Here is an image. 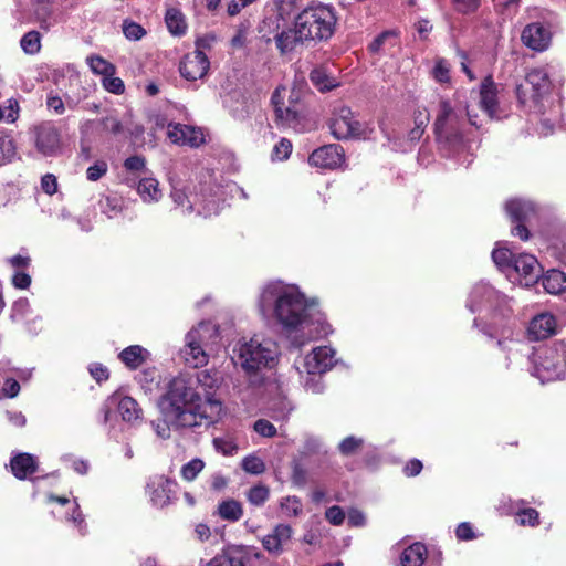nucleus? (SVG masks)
I'll return each instance as SVG.
<instances>
[{
	"mask_svg": "<svg viewBox=\"0 0 566 566\" xmlns=\"http://www.w3.org/2000/svg\"><path fill=\"white\" fill-rule=\"evenodd\" d=\"M256 306L263 317L292 332L314 321L316 302L306 297L296 284L276 280L262 286Z\"/></svg>",
	"mask_w": 566,
	"mask_h": 566,
	"instance_id": "1",
	"label": "nucleus"
},
{
	"mask_svg": "<svg viewBox=\"0 0 566 566\" xmlns=\"http://www.w3.org/2000/svg\"><path fill=\"white\" fill-rule=\"evenodd\" d=\"M163 416L177 428L201 426L202 420L213 421L221 413V402L201 394L187 375L175 377L159 400Z\"/></svg>",
	"mask_w": 566,
	"mask_h": 566,
	"instance_id": "2",
	"label": "nucleus"
},
{
	"mask_svg": "<svg viewBox=\"0 0 566 566\" xmlns=\"http://www.w3.org/2000/svg\"><path fill=\"white\" fill-rule=\"evenodd\" d=\"M279 344L263 335L240 338L233 347V361L247 374L255 375L263 369L274 368L280 358Z\"/></svg>",
	"mask_w": 566,
	"mask_h": 566,
	"instance_id": "3",
	"label": "nucleus"
},
{
	"mask_svg": "<svg viewBox=\"0 0 566 566\" xmlns=\"http://www.w3.org/2000/svg\"><path fill=\"white\" fill-rule=\"evenodd\" d=\"M298 39L305 40L306 45H315L329 40L337 23L333 7L317 3L303 9L294 20Z\"/></svg>",
	"mask_w": 566,
	"mask_h": 566,
	"instance_id": "4",
	"label": "nucleus"
},
{
	"mask_svg": "<svg viewBox=\"0 0 566 566\" xmlns=\"http://www.w3.org/2000/svg\"><path fill=\"white\" fill-rule=\"evenodd\" d=\"M492 259L510 281L525 287L537 283L542 273L537 259L528 253L515 255L506 248H495Z\"/></svg>",
	"mask_w": 566,
	"mask_h": 566,
	"instance_id": "5",
	"label": "nucleus"
},
{
	"mask_svg": "<svg viewBox=\"0 0 566 566\" xmlns=\"http://www.w3.org/2000/svg\"><path fill=\"white\" fill-rule=\"evenodd\" d=\"M335 355L336 352L332 347L318 346L294 361V367L307 390L312 392L322 390L319 376L334 367L336 363Z\"/></svg>",
	"mask_w": 566,
	"mask_h": 566,
	"instance_id": "6",
	"label": "nucleus"
},
{
	"mask_svg": "<svg viewBox=\"0 0 566 566\" xmlns=\"http://www.w3.org/2000/svg\"><path fill=\"white\" fill-rule=\"evenodd\" d=\"M533 375L542 382L559 379L565 373L566 345L563 342L537 348L532 356Z\"/></svg>",
	"mask_w": 566,
	"mask_h": 566,
	"instance_id": "7",
	"label": "nucleus"
},
{
	"mask_svg": "<svg viewBox=\"0 0 566 566\" xmlns=\"http://www.w3.org/2000/svg\"><path fill=\"white\" fill-rule=\"evenodd\" d=\"M329 128L337 139L367 138L374 132L370 123L359 122L352 109L345 106L333 113Z\"/></svg>",
	"mask_w": 566,
	"mask_h": 566,
	"instance_id": "8",
	"label": "nucleus"
},
{
	"mask_svg": "<svg viewBox=\"0 0 566 566\" xmlns=\"http://www.w3.org/2000/svg\"><path fill=\"white\" fill-rule=\"evenodd\" d=\"M271 101L277 123L284 127L298 129L302 106L297 103V97H294L285 86H280L273 93Z\"/></svg>",
	"mask_w": 566,
	"mask_h": 566,
	"instance_id": "9",
	"label": "nucleus"
},
{
	"mask_svg": "<svg viewBox=\"0 0 566 566\" xmlns=\"http://www.w3.org/2000/svg\"><path fill=\"white\" fill-rule=\"evenodd\" d=\"M548 74L544 69L527 72L525 81L516 87L518 101L524 105L537 106L541 98L549 91Z\"/></svg>",
	"mask_w": 566,
	"mask_h": 566,
	"instance_id": "10",
	"label": "nucleus"
},
{
	"mask_svg": "<svg viewBox=\"0 0 566 566\" xmlns=\"http://www.w3.org/2000/svg\"><path fill=\"white\" fill-rule=\"evenodd\" d=\"M463 125L462 113L455 111L448 101L442 99L434 123L438 138L447 142L461 139Z\"/></svg>",
	"mask_w": 566,
	"mask_h": 566,
	"instance_id": "11",
	"label": "nucleus"
},
{
	"mask_svg": "<svg viewBox=\"0 0 566 566\" xmlns=\"http://www.w3.org/2000/svg\"><path fill=\"white\" fill-rule=\"evenodd\" d=\"M210 326L201 323L198 327L189 331L185 338L182 356L186 363L193 368L205 366L208 363V354L202 348L203 334L209 332Z\"/></svg>",
	"mask_w": 566,
	"mask_h": 566,
	"instance_id": "12",
	"label": "nucleus"
},
{
	"mask_svg": "<svg viewBox=\"0 0 566 566\" xmlns=\"http://www.w3.org/2000/svg\"><path fill=\"white\" fill-rule=\"evenodd\" d=\"M34 145L43 156H55L61 149L59 129L52 122H43L32 128Z\"/></svg>",
	"mask_w": 566,
	"mask_h": 566,
	"instance_id": "13",
	"label": "nucleus"
},
{
	"mask_svg": "<svg viewBox=\"0 0 566 566\" xmlns=\"http://www.w3.org/2000/svg\"><path fill=\"white\" fill-rule=\"evenodd\" d=\"M175 488L176 483L172 480L165 475H154L147 482L146 493L154 506L165 507L171 502Z\"/></svg>",
	"mask_w": 566,
	"mask_h": 566,
	"instance_id": "14",
	"label": "nucleus"
},
{
	"mask_svg": "<svg viewBox=\"0 0 566 566\" xmlns=\"http://www.w3.org/2000/svg\"><path fill=\"white\" fill-rule=\"evenodd\" d=\"M505 301L506 297L500 292L495 291L486 283H479L473 287L470 294L468 306L471 312H476L483 308H497V306Z\"/></svg>",
	"mask_w": 566,
	"mask_h": 566,
	"instance_id": "15",
	"label": "nucleus"
},
{
	"mask_svg": "<svg viewBox=\"0 0 566 566\" xmlns=\"http://www.w3.org/2000/svg\"><path fill=\"white\" fill-rule=\"evenodd\" d=\"M521 40L528 49L543 52L547 50L551 44L552 33L543 23L533 22L523 29Z\"/></svg>",
	"mask_w": 566,
	"mask_h": 566,
	"instance_id": "16",
	"label": "nucleus"
},
{
	"mask_svg": "<svg viewBox=\"0 0 566 566\" xmlns=\"http://www.w3.org/2000/svg\"><path fill=\"white\" fill-rule=\"evenodd\" d=\"M209 66L210 63L206 54L202 51L196 50L184 56L179 71L186 80L197 81L207 74Z\"/></svg>",
	"mask_w": 566,
	"mask_h": 566,
	"instance_id": "17",
	"label": "nucleus"
},
{
	"mask_svg": "<svg viewBox=\"0 0 566 566\" xmlns=\"http://www.w3.org/2000/svg\"><path fill=\"white\" fill-rule=\"evenodd\" d=\"M293 536V530L287 524H277L261 538L263 548L273 556H280L286 549Z\"/></svg>",
	"mask_w": 566,
	"mask_h": 566,
	"instance_id": "18",
	"label": "nucleus"
},
{
	"mask_svg": "<svg viewBox=\"0 0 566 566\" xmlns=\"http://www.w3.org/2000/svg\"><path fill=\"white\" fill-rule=\"evenodd\" d=\"M308 161L318 168L335 169L344 161V150L336 144L326 145L314 150Z\"/></svg>",
	"mask_w": 566,
	"mask_h": 566,
	"instance_id": "19",
	"label": "nucleus"
},
{
	"mask_svg": "<svg viewBox=\"0 0 566 566\" xmlns=\"http://www.w3.org/2000/svg\"><path fill=\"white\" fill-rule=\"evenodd\" d=\"M167 136L171 143L181 146L198 147L205 142V136L200 128L184 124H169Z\"/></svg>",
	"mask_w": 566,
	"mask_h": 566,
	"instance_id": "20",
	"label": "nucleus"
},
{
	"mask_svg": "<svg viewBox=\"0 0 566 566\" xmlns=\"http://www.w3.org/2000/svg\"><path fill=\"white\" fill-rule=\"evenodd\" d=\"M527 331L532 339H545L556 333L557 323L552 314L541 313L530 322Z\"/></svg>",
	"mask_w": 566,
	"mask_h": 566,
	"instance_id": "21",
	"label": "nucleus"
},
{
	"mask_svg": "<svg viewBox=\"0 0 566 566\" xmlns=\"http://www.w3.org/2000/svg\"><path fill=\"white\" fill-rule=\"evenodd\" d=\"M479 104L490 118H500L496 87L490 77L481 84Z\"/></svg>",
	"mask_w": 566,
	"mask_h": 566,
	"instance_id": "22",
	"label": "nucleus"
},
{
	"mask_svg": "<svg viewBox=\"0 0 566 566\" xmlns=\"http://www.w3.org/2000/svg\"><path fill=\"white\" fill-rule=\"evenodd\" d=\"M188 376V380L193 381L196 390L200 387L205 391V398L207 395L213 397L212 391L220 386L221 378L216 370H201L195 376Z\"/></svg>",
	"mask_w": 566,
	"mask_h": 566,
	"instance_id": "23",
	"label": "nucleus"
},
{
	"mask_svg": "<svg viewBox=\"0 0 566 566\" xmlns=\"http://www.w3.org/2000/svg\"><path fill=\"white\" fill-rule=\"evenodd\" d=\"M10 467L15 478L24 480L36 471L38 463L32 454L18 453L11 459Z\"/></svg>",
	"mask_w": 566,
	"mask_h": 566,
	"instance_id": "24",
	"label": "nucleus"
},
{
	"mask_svg": "<svg viewBox=\"0 0 566 566\" xmlns=\"http://www.w3.org/2000/svg\"><path fill=\"white\" fill-rule=\"evenodd\" d=\"M118 357L126 367L136 369L148 359L149 352L139 345H132L122 350Z\"/></svg>",
	"mask_w": 566,
	"mask_h": 566,
	"instance_id": "25",
	"label": "nucleus"
},
{
	"mask_svg": "<svg viewBox=\"0 0 566 566\" xmlns=\"http://www.w3.org/2000/svg\"><path fill=\"white\" fill-rule=\"evenodd\" d=\"M505 208L514 222L526 221L535 212L534 205L531 201L522 199L509 200Z\"/></svg>",
	"mask_w": 566,
	"mask_h": 566,
	"instance_id": "26",
	"label": "nucleus"
},
{
	"mask_svg": "<svg viewBox=\"0 0 566 566\" xmlns=\"http://www.w3.org/2000/svg\"><path fill=\"white\" fill-rule=\"evenodd\" d=\"M428 555L426 545L413 543L400 556L401 566H422Z\"/></svg>",
	"mask_w": 566,
	"mask_h": 566,
	"instance_id": "27",
	"label": "nucleus"
},
{
	"mask_svg": "<svg viewBox=\"0 0 566 566\" xmlns=\"http://www.w3.org/2000/svg\"><path fill=\"white\" fill-rule=\"evenodd\" d=\"M275 44L282 54L293 51L298 44L306 45L305 40L298 39V31L293 24V29L282 31L275 35Z\"/></svg>",
	"mask_w": 566,
	"mask_h": 566,
	"instance_id": "28",
	"label": "nucleus"
},
{
	"mask_svg": "<svg viewBox=\"0 0 566 566\" xmlns=\"http://www.w3.org/2000/svg\"><path fill=\"white\" fill-rule=\"evenodd\" d=\"M137 192L147 203L157 202L163 196L159 182L155 178H143L138 184Z\"/></svg>",
	"mask_w": 566,
	"mask_h": 566,
	"instance_id": "29",
	"label": "nucleus"
},
{
	"mask_svg": "<svg viewBox=\"0 0 566 566\" xmlns=\"http://www.w3.org/2000/svg\"><path fill=\"white\" fill-rule=\"evenodd\" d=\"M543 287L551 294H558L566 289V274L559 270H549L542 281Z\"/></svg>",
	"mask_w": 566,
	"mask_h": 566,
	"instance_id": "30",
	"label": "nucleus"
},
{
	"mask_svg": "<svg viewBox=\"0 0 566 566\" xmlns=\"http://www.w3.org/2000/svg\"><path fill=\"white\" fill-rule=\"evenodd\" d=\"M218 515L226 521L237 522L243 515V509L240 502L229 499L218 505Z\"/></svg>",
	"mask_w": 566,
	"mask_h": 566,
	"instance_id": "31",
	"label": "nucleus"
},
{
	"mask_svg": "<svg viewBox=\"0 0 566 566\" xmlns=\"http://www.w3.org/2000/svg\"><path fill=\"white\" fill-rule=\"evenodd\" d=\"M118 412L124 421L132 422L140 417L142 409L135 399L126 396L118 401Z\"/></svg>",
	"mask_w": 566,
	"mask_h": 566,
	"instance_id": "32",
	"label": "nucleus"
},
{
	"mask_svg": "<svg viewBox=\"0 0 566 566\" xmlns=\"http://www.w3.org/2000/svg\"><path fill=\"white\" fill-rule=\"evenodd\" d=\"M165 21L171 34L181 35L186 32L187 24L185 22L184 14L178 9H168Z\"/></svg>",
	"mask_w": 566,
	"mask_h": 566,
	"instance_id": "33",
	"label": "nucleus"
},
{
	"mask_svg": "<svg viewBox=\"0 0 566 566\" xmlns=\"http://www.w3.org/2000/svg\"><path fill=\"white\" fill-rule=\"evenodd\" d=\"M310 78L312 83L322 92L331 91L338 86L337 80L333 76H329L323 69L313 70L310 74Z\"/></svg>",
	"mask_w": 566,
	"mask_h": 566,
	"instance_id": "34",
	"label": "nucleus"
},
{
	"mask_svg": "<svg viewBox=\"0 0 566 566\" xmlns=\"http://www.w3.org/2000/svg\"><path fill=\"white\" fill-rule=\"evenodd\" d=\"M86 63L94 74L102 75L103 77L115 74L116 71L115 65L99 55L87 56Z\"/></svg>",
	"mask_w": 566,
	"mask_h": 566,
	"instance_id": "35",
	"label": "nucleus"
},
{
	"mask_svg": "<svg viewBox=\"0 0 566 566\" xmlns=\"http://www.w3.org/2000/svg\"><path fill=\"white\" fill-rule=\"evenodd\" d=\"M170 196L175 205L182 209V212H191L197 203L196 200L189 198L185 187L174 186Z\"/></svg>",
	"mask_w": 566,
	"mask_h": 566,
	"instance_id": "36",
	"label": "nucleus"
},
{
	"mask_svg": "<svg viewBox=\"0 0 566 566\" xmlns=\"http://www.w3.org/2000/svg\"><path fill=\"white\" fill-rule=\"evenodd\" d=\"M431 76L440 84H447L450 82V63L443 57H437L434 60L433 67L431 70Z\"/></svg>",
	"mask_w": 566,
	"mask_h": 566,
	"instance_id": "37",
	"label": "nucleus"
},
{
	"mask_svg": "<svg viewBox=\"0 0 566 566\" xmlns=\"http://www.w3.org/2000/svg\"><path fill=\"white\" fill-rule=\"evenodd\" d=\"M205 461L200 458H195L181 467V478L188 482L193 481L200 472L205 469Z\"/></svg>",
	"mask_w": 566,
	"mask_h": 566,
	"instance_id": "38",
	"label": "nucleus"
},
{
	"mask_svg": "<svg viewBox=\"0 0 566 566\" xmlns=\"http://www.w3.org/2000/svg\"><path fill=\"white\" fill-rule=\"evenodd\" d=\"M269 495L270 490L263 484L252 486L247 493L248 501L255 506L263 505L268 501Z\"/></svg>",
	"mask_w": 566,
	"mask_h": 566,
	"instance_id": "39",
	"label": "nucleus"
},
{
	"mask_svg": "<svg viewBox=\"0 0 566 566\" xmlns=\"http://www.w3.org/2000/svg\"><path fill=\"white\" fill-rule=\"evenodd\" d=\"M283 515L295 517L302 513L303 506L296 496H286L280 503Z\"/></svg>",
	"mask_w": 566,
	"mask_h": 566,
	"instance_id": "40",
	"label": "nucleus"
},
{
	"mask_svg": "<svg viewBox=\"0 0 566 566\" xmlns=\"http://www.w3.org/2000/svg\"><path fill=\"white\" fill-rule=\"evenodd\" d=\"M40 33L36 31H30L25 33L21 39V48L28 54H34L40 51L41 40Z\"/></svg>",
	"mask_w": 566,
	"mask_h": 566,
	"instance_id": "41",
	"label": "nucleus"
},
{
	"mask_svg": "<svg viewBox=\"0 0 566 566\" xmlns=\"http://www.w3.org/2000/svg\"><path fill=\"white\" fill-rule=\"evenodd\" d=\"M241 467L250 474H261L265 471L264 461L255 454H250L243 458Z\"/></svg>",
	"mask_w": 566,
	"mask_h": 566,
	"instance_id": "42",
	"label": "nucleus"
},
{
	"mask_svg": "<svg viewBox=\"0 0 566 566\" xmlns=\"http://www.w3.org/2000/svg\"><path fill=\"white\" fill-rule=\"evenodd\" d=\"M30 312V304L27 298H19L15 301L11 308V319L20 322L24 319Z\"/></svg>",
	"mask_w": 566,
	"mask_h": 566,
	"instance_id": "43",
	"label": "nucleus"
},
{
	"mask_svg": "<svg viewBox=\"0 0 566 566\" xmlns=\"http://www.w3.org/2000/svg\"><path fill=\"white\" fill-rule=\"evenodd\" d=\"M363 439L349 436L339 443V451L344 455H350L360 449L363 446Z\"/></svg>",
	"mask_w": 566,
	"mask_h": 566,
	"instance_id": "44",
	"label": "nucleus"
},
{
	"mask_svg": "<svg viewBox=\"0 0 566 566\" xmlns=\"http://www.w3.org/2000/svg\"><path fill=\"white\" fill-rule=\"evenodd\" d=\"M200 566H245L241 559L232 558L228 555H217Z\"/></svg>",
	"mask_w": 566,
	"mask_h": 566,
	"instance_id": "45",
	"label": "nucleus"
},
{
	"mask_svg": "<svg viewBox=\"0 0 566 566\" xmlns=\"http://www.w3.org/2000/svg\"><path fill=\"white\" fill-rule=\"evenodd\" d=\"M123 32L128 40L137 41L145 35V30L138 23L125 21L123 24Z\"/></svg>",
	"mask_w": 566,
	"mask_h": 566,
	"instance_id": "46",
	"label": "nucleus"
},
{
	"mask_svg": "<svg viewBox=\"0 0 566 566\" xmlns=\"http://www.w3.org/2000/svg\"><path fill=\"white\" fill-rule=\"evenodd\" d=\"M103 86L106 91L114 93V94H122L125 90L124 82L116 77L115 74L106 75L103 77Z\"/></svg>",
	"mask_w": 566,
	"mask_h": 566,
	"instance_id": "47",
	"label": "nucleus"
},
{
	"mask_svg": "<svg viewBox=\"0 0 566 566\" xmlns=\"http://www.w3.org/2000/svg\"><path fill=\"white\" fill-rule=\"evenodd\" d=\"M107 170L108 166L106 161L98 160L87 168L86 177L90 181H97L107 172Z\"/></svg>",
	"mask_w": 566,
	"mask_h": 566,
	"instance_id": "48",
	"label": "nucleus"
},
{
	"mask_svg": "<svg viewBox=\"0 0 566 566\" xmlns=\"http://www.w3.org/2000/svg\"><path fill=\"white\" fill-rule=\"evenodd\" d=\"M517 522L521 524V525H530V526H535L538 524L539 522V515H538V512L534 509H524V510H521L518 513H517Z\"/></svg>",
	"mask_w": 566,
	"mask_h": 566,
	"instance_id": "49",
	"label": "nucleus"
},
{
	"mask_svg": "<svg viewBox=\"0 0 566 566\" xmlns=\"http://www.w3.org/2000/svg\"><path fill=\"white\" fill-rule=\"evenodd\" d=\"M254 431L264 438H272L276 434V428L269 420L259 419L254 422Z\"/></svg>",
	"mask_w": 566,
	"mask_h": 566,
	"instance_id": "50",
	"label": "nucleus"
},
{
	"mask_svg": "<svg viewBox=\"0 0 566 566\" xmlns=\"http://www.w3.org/2000/svg\"><path fill=\"white\" fill-rule=\"evenodd\" d=\"M103 130L111 133L115 136L124 133V126L122 122L115 116H107L102 120Z\"/></svg>",
	"mask_w": 566,
	"mask_h": 566,
	"instance_id": "51",
	"label": "nucleus"
},
{
	"mask_svg": "<svg viewBox=\"0 0 566 566\" xmlns=\"http://www.w3.org/2000/svg\"><path fill=\"white\" fill-rule=\"evenodd\" d=\"M213 446L218 452L224 455H232L237 451V446L232 440L214 438Z\"/></svg>",
	"mask_w": 566,
	"mask_h": 566,
	"instance_id": "52",
	"label": "nucleus"
},
{
	"mask_svg": "<svg viewBox=\"0 0 566 566\" xmlns=\"http://www.w3.org/2000/svg\"><path fill=\"white\" fill-rule=\"evenodd\" d=\"M457 11L461 13H470L475 11L480 6V0H452Z\"/></svg>",
	"mask_w": 566,
	"mask_h": 566,
	"instance_id": "53",
	"label": "nucleus"
},
{
	"mask_svg": "<svg viewBox=\"0 0 566 566\" xmlns=\"http://www.w3.org/2000/svg\"><path fill=\"white\" fill-rule=\"evenodd\" d=\"M325 516L326 520L334 525H340L345 520V513L337 505L329 507L326 511Z\"/></svg>",
	"mask_w": 566,
	"mask_h": 566,
	"instance_id": "54",
	"label": "nucleus"
},
{
	"mask_svg": "<svg viewBox=\"0 0 566 566\" xmlns=\"http://www.w3.org/2000/svg\"><path fill=\"white\" fill-rule=\"evenodd\" d=\"M273 151L277 159H286L292 151V144L290 140L283 138L279 144L275 145Z\"/></svg>",
	"mask_w": 566,
	"mask_h": 566,
	"instance_id": "55",
	"label": "nucleus"
},
{
	"mask_svg": "<svg viewBox=\"0 0 566 566\" xmlns=\"http://www.w3.org/2000/svg\"><path fill=\"white\" fill-rule=\"evenodd\" d=\"M19 116V104L15 99H9L6 111H3V118L8 123H14Z\"/></svg>",
	"mask_w": 566,
	"mask_h": 566,
	"instance_id": "56",
	"label": "nucleus"
},
{
	"mask_svg": "<svg viewBox=\"0 0 566 566\" xmlns=\"http://www.w3.org/2000/svg\"><path fill=\"white\" fill-rule=\"evenodd\" d=\"M41 187L48 195H53L57 190V180L54 175L48 174L42 177Z\"/></svg>",
	"mask_w": 566,
	"mask_h": 566,
	"instance_id": "57",
	"label": "nucleus"
},
{
	"mask_svg": "<svg viewBox=\"0 0 566 566\" xmlns=\"http://www.w3.org/2000/svg\"><path fill=\"white\" fill-rule=\"evenodd\" d=\"M169 423L171 424V422L165 418L164 420L154 421L151 424L158 437L167 439L170 437Z\"/></svg>",
	"mask_w": 566,
	"mask_h": 566,
	"instance_id": "58",
	"label": "nucleus"
},
{
	"mask_svg": "<svg viewBox=\"0 0 566 566\" xmlns=\"http://www.w3.org/2000/svg\"><path fill=\"white\" fill-rule=\"evenodd\" d=\"M3 395L9 398H14L20 391L19 382L13 378H8L2 387Z\"/></svg>",
	"mask_w": 566,
	"mask_h": 566,
	"instance_id": "59",
	"label": "nucleus"
},
{
	"mask_svg": "<svg viewBox=\"0 0 566 566\" xmlns=\"http://www.w3.org/2000/svg\"><path fill=\"white\" fill-rule=\"evenodd\" d=\"M422 470V462L418 459H412L403 468V473L407 476H416L418 475Z\"/></svg>",
	"mask_w": 566,
	"mask_h": 566,
	"instance_id": "60",
	"label": "nucleus"
},
{
	"mask_svg": "<svg viewBox=\"0 0 566 566\" xmlns=\"http://www.w3.org/2000/svg\"><path fill=\"white\" fill-rule=\"evenodd\" d=\"M46 105L56 114H63L65 111L64 103L62 98L57 95H50L46 99Z\"/></svg>",
	"mask_w": 566,
	"mask_h": 566,
	"instance_id": "61",
	"label": "nucleus"
},
{
	"mask_svg": "<svg viewBox=\"0 0 566 566\" xmlns=\"http://www.w3.org/2000/svg\"><path fill=\"white\" fill-rule=\"evenodd\" d=\"M90 373L96 381L101 382L108 378V370L106 367L99 364H94L90 368Z\"/></svg>",
	"mask_w": 566,
	"mask_h": 566,
	"instance_id": "62",
	"label": "nucleus"
},
{
	"mask_svg": "<svg viewBox=\"0 0 566 566\" xmlns=\"http://www.w3.org/2000/svg\"><path fill=\"white\" fill-rule=\"evenodd\" d=\"M72 514L70 517H67L69 521L73 522L74 525H76L80 530L82 528L84 524V517L82 515V512L80 510V505L76 501H74L72 504Z\"/></svg>",
	"mask_w": 566,
	"mask_h": 566,
	"instance_id": "63",
	"label": "nucleus"
},
{
	"mask_svg": "<svg viewBox=\"0 0 566 566\" xmlns=\"http://www.w3.org/2000/svg\"><path fill=\"white\" fill-rule=\"evenodd\" d=\"M126 169L132 171H138L145 167V159L139 156H132L124 163Z\"/></svg>",
	"mask_w": 566,
	"mask_h": 566,
	"instance_id": "64",
	"label": "nucleus"
}]
</instances>
